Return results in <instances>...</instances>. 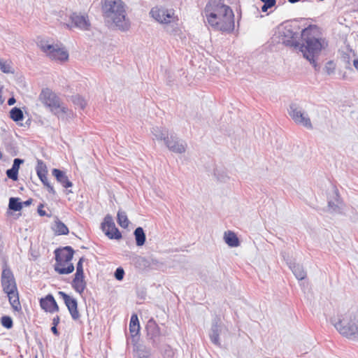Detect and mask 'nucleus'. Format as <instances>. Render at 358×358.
Here are the masks:
<instances>
[{
  "instance_id": "1",
  "label": "nucleus",
  "mask_w": 358,
  "mask_h": 358,
  "mask_svg": "<svg viewBox=\"0 0 358 358\" xmlns=\"http://www.w3.org/2000/svg\"><path fill=\"white\" fill-rule=\"evenodd\" d=\"M203 14L207 23L213 29L227 33L234 31V12L222 0H210L204 8Z\"/></svg>"
},
{
  "instance_id": "2",
  "label": "nucleus",
  "mask_w": 358,
  "mask_h": 358,
  "mask_svg": "<svg viewBox=\"0 0 358 358\" xmlns=\"http://www.w3.org/2000/svg\"><path fill=\"white\" fill-rule=\"evenodd\" d=\"M301 36L304 43L302 45L299 44L300 51L303 53V57L313 65L315 69L317 70L315 57L327 45V43L325 39L318 36L317 28L311 26L303 29Z\"/></svg>"
},
{
  "instance_id": "3",
  "label": "nucleus",
  "mask_w": 358,
  "mask_h": 358,
  "mask_svg": "<svg viewBox=\"0 0 358 358\" xmlns=\"http://www.w3.org/2000/svg\"><path fill=\"white\" fill-rule=\"evenodd\" d=\"M103 17L107 23L114 24L121 31H127L130 22L127 17L126 5L122 0H103Z\"/></svg>"
},
{
  "instance_id": "4",
  "label": "nucleus",
  "mask_w": 358,
  "mask_h": 358,
  "mask_svg": "<svg viewBox=\"0 0 358 358\" xmlns=\"http://www.w3.org/2000/svg\"><path fill=\"white\" fill-rule=\"evenodd\" d=\"M39 98L41 102L48 108L54 115H57L59 119L68 120L73 117V112L61 103L59 98L50 90H43Z\"/></svg>"
},
{
  "instance_id": "5",
  "label": "nucleus",
  "mask_w": 358,
  "mask_h": 358,
  "mask_svg": "<svg viewBox=\"0 0 358 358\" xmlns=\"http://www.w3.org/2000/svg\"><path fill=\"white\" fill-rule=\"evenodd\" d=\"M300 27L296 22H286L278 28L275 38L286 46L299 47Z\"/></svg>"
},
{
  "instance_id": "6",
  "label": "nucleus",
  "mask_w": 358,
  "mask_h": 358,
  "mask_svg": "<svg viewBox=\"0 0 358 358\" xmlns=\"http://www.w3.org/2000/svg\"><path fill=\"white\" fill-rule=\"evenodd\" d=\"M333 324L344 336L351 339H358V311L345 314Z\"/></svg>"
},
{
  "instance_id": "7",
  "label": "nucleus",
  "mask_w": 358,
  "mask_h": 358,
  "mask_svg": "<svg viewBox=\"0 0 358 358\" xmlns=\"http://www.w3.org/2000/svg\"><path fill=\"white\" fill-rule=\"evenodd\" d=\"M150 14L152 18L161 24H177L178 18L175 15L173 9H168L162 6L153 7Z\"/></svg>"
},
{
  "instance_id": "8",
  "label": "nucleus",
  "mask_w": 358,
  "mask_h": 358,
  "mask_svg": "<svg viewBox=\"0 0 358 358\" xmlns=\"http://www.w3.org/2000/svg\"><path fill=\"white\" fill-rule=\"evenodd\" d=\"M38 45L52 59L59 61L68 59L69 54L67 51L60 48L57 45L50 44L45 40H41L38 42Z\"/></svg>"
},
{
  "instance_id": "9",
  "label": "nucleus",
  "mask_w": 358,
  "mask_h": 358,
  "mask_svg": "<svg viewBox=\"0 0 358 358\" xmlns=\"http://www.w3.org/2000/svg\"><path fill=\"white\" fill-rule=\"evenodd\" d=\"M288 112L296 124L302 125L308 129H313V125L308 114L304 113L297 103H291Z\"/></svg>"
},
{
  "instance_id": "10",
  "label": "nucleus",
  "mask_w": 358,
  "mask_h": 358,
  "mask_svg": "<svg viewBox=\"0 0 358 358\" xmlns=\"http://www.w3.org/2000/svg\"><path fill=\"white\" fill-rule=\"evenodd\" d=\"M69 19L71 24H65L66 27L70 29L76 27L83 31L90 29L91 24L87 15L73 13L69 16Z\"/></svg>"
},
{
  "instance_id": "11",
  "label": "nucleus",
  "mask_w": 358,
  "mask_h": 358,
  "mask_svg": "<svg viewBox=\"0 0 358 358\" xmlns=\"http://www.w3.org/2000/svg\"><path fill=\"white\" fill-rule=\"evenodd\" d=\"M101 229L105 234L110 239H120L122 235L117 228L115 227L113 217L107 215L101 223Z\"/></svg>"
},
{
  "instance_id": "12",
  "label": "nucleus",
  "mask_w": 358,
  "mask_h": 358,
  "mask_svg": "<svg viewBox=\"0 0 358 358\" xmlns=\"http://www.w3.org/2000/svg\"><path fill=\"white\" fill-rule=\"evenodd\" d=\"M165 145L171 152L182 154L185 152L187 144V143L178 138L174 134H171L168 139H166Z\"/></svg>"
},
{
  "instance_id": "13",
  "label": "nucleus",
  "mask_w": 358,
  "mask_h": 358,
  "mask_svg": "<svg viewBox=\"0 0 358 358\" xmlns=\"http://www.w3.org/2000/svg\"><path fill=\"white\" fill-rule=\"evenodd\" d=\"M1 285L3 292L15 290L17 289L15 280L11 270L8 267H4L1 274Z\"/></svg>"
},
{
  "instance_id": "14",
  "label": "nucleus",
  "mask_w": 358,
  "mask_h": 358,
  "mask_svg": "<svg viewBox=\"0 0 358 358\" xmlns=\"http://www.w3.org/2000/svg\"><path fill=\"white\" fill-rule=\"evenodd\" d=\"M58 294L62 298L65 305L68 308V310L74 320H78L80 317V314L78 310V303L76 299L71 297L64 292H59Z\"/></svg>"
},
{
  "instance_id": "15",
  "label": "nucleus",
  "mask_w": 358,
  "mask_h": 358,
  "mask_svg": "<svg viewBox=\"0 0 358 358\" xmlns=\"http://www.w3.org/2000/svg\"><path fill=\"white\" fill-rule=\"evenodd\" d=\"M74 254V250L71 246H66L62 249H57L55 251V261L59 262V265L62 262L71 263Z\"/></svg>"
},
{
  "instance_id": "16",
  "label": "nucleus",
  "mask_w": 358,
  "mask_h": 358,
  "mask_svg": "<svg viewBox=\"0 0 358 358\" xmlns=\"http://www.w3.org/2000/svg\"><path fill=\"white\" fill-rule=\"evenodd\" d=\"M147 336L153 343H157L160 336V329L153 319L148 321L146 324Z\"/></svg>"
},
{
  "instance_id": "17",
  "label": "nucleus",
  "mask_w": 358,
  "mask_h": 358,
  "mask_svg": "<svg viewBox=\"0 0 358 358\" xmlns=\"http://www.w3.org/2000/svg\"><path fill=\"white\" fill-rule=\"evenodd\" d=\"M40 306L46 312L55 313L59 310V307L52 294H48L40 300Z\"/></svg>"
},
{
  "instance_id": "18",
  "label": "nucleus",
  "mask_w": 358,
  "mask_h": 358,
  "mask_svg": "<svg viewBox=\"0 0 358 358\" xmlns=\"http://www.w3.org/2000/svg\"><path fill=\"white\" fill-rule=\"evenodd\" d=\"M52 175L56 178L57 180L64 187H70L73 185L72 182L69 180L65 172L54 169L52 171Z\"/></svg>"
},
{
  "instance_id": "19",
  "label": "nucleus",
  "mask_w": 358,
  "mask_h": 358,
  "mask_svg": "<svg viewBox=\"0 0 358 358\" xmlns=\"http://www.w3.org/2000/svg\"><path fill=\"white\" fill-rule=\"evenodd\" d=\"M287 264L298 280H301L306 277V272L304 271L302 266L296 264L294 262H292V261H287Z\"/></svg>"
},
{
  "instance_id": "20",
  "label": "nucleus",
  "mask_w": 358,
  "mask_h": 358,
  "mask_svg": "<svg viewBox=\"0 0 358 358\" xmlns=\"http://www.w3.org/2000/svg\"><path fill=\"white\" fill-rule=\"evenodd\" d=\"M59 262L55 261L54 265L55 271L59 274H69L74 271V266L72 263L62 262L61 265H59Z\"/></svg>"
},
{
  "instance_id": "21",
  "label": "nucleus",
  "mask_w": 358,
  "mask_h": 358,
  "mask_svg": "<svg viewBox=\"0 0 358 358\" xmlns=\"http://www.w3.org/2000/svg\"><path fill=\"white\" fill-rule=\"evenodd\" d=\"M7 294L9 302L13 307V308L15 310H19L21 309L20 303L19 301L18 292L17 289L15 290H9L7 292H4Z\"/></svg>"
},
{
  "instance_id": "22",
  "label": "nucleus",
  "mask_w": 358,
  "mask_h": 358,
  "mask_svg": "<svg viewBox=\"0 0 358 358\" xmlns=\"http://www.w3.org/2000/svg\"><path fill=\"white\" fill-rule=\"evenodd\" d=\"M151 132L157 141H164V143L166 142V139H168L169 137L168 130L164 127H154Z\"/></svg>"
},
{
  "instance_id": "23",
  "label": "nucleus",
  "mask_w": 358,
  "mask_h": 358,
  "mask_svg": "<svg viewBox=\"0 0 358 358\" xmlns=\"http://www.w3.org/2000/svg\"><path fill=\"white\" fill-rule=\"evenodd\" d=\"M71 285L76 292L82 294L86 288L87 283L85 277L74 276Z\"/></svg>"
},
{
  "instance_id": "24",
  "label": "nucleus",
  "mask_w": 358,
  "mask_h": 358,
  "mask_svg": "<svg viewBox=\"0 0 358 358\" xmlns=\"http://www.w3.org/2000/svg\"><path fill=\"white\" fill-rule=\"evenodd\" d=\"M220 327L217 322H213L210 332V338L213 343L216 345H220Z\"/></svg>"
},
{
  "instance_id": "25",
  "label": "nucleus",
  "mask_w": 358,
  "mask_h": 358,
  "mask_svg": "<svg viewBox=\"0 0 358 358\" xmlns=\"http://www.w3.org/2000/svg\"><path fill=\"white\" fill-rule=\"evenodd\" d=\"M224 239L225 243L230 247L234 248L239 245L238 238L233 231H226L224 235Z\"/></svg>"
},
{
  "instance_id": "26",
  "label": "nucleus",
  "mask_w": 358,
  "mask_h": 358,
  "mask_svg": "<svg viewBox=\"0 0 358 358\" xmlns=\"http://www.w3.org/2000/svg\"><path fill=\"white\" fill-rule=\"evenodd\" d=\"M129 331L132 337L137 336L140 331V324L138 316L136 314L131 315L129 323Z\"/></svg>"
},
{
  "instance_id": "27",
  "label": "nucleus",
  "mask_w": 358,
  "mask_h": 358,
  "mask_svg": "<svg viewBox=\"0 0 358 358\" xmlns=\"http://www.w3.org/2000/svg\"><path fill=\"white\" fill-rule=\"evenodd\" d=\"M136 243L138 246H142L145 242V234L142 227H137L134 232Z\"/></svg>"
},
{
  "instance_id": "28",
  "label": "nucleus",
  "mask_w": 358,
  "mask_h": 358,
  "mask_svg": "<svg viewBox=\"0 0 358 358\" xmlns=\"http://www.w3.org/2000/svg\"><path fill=\"white\" fill-rule=\"evenodd\" d=\"M54 229L55 233L58 235H66L69 232V229L66 224L59 220L55 221Z\"/></svg>"
},
{
  "instance_id": "29",
  "label": "nucleus",
  "mask_w": 358,
  "mask_h": 358,
  "mask_svg": "<svg viewBox=\"0 0 358 358\" xmlns=\"http://www.w3.org/2000/svg\"><path fill=\"white\" fill-rule=\"evenodd\" d=\"M36 171L38 178H45V176H47V166L42 160L38 159Z\"/></svg>"
},
{
  "instance_id": "30",
  "label": "nucleus",
  "mask_w": 358,
  "mask_h": 358,
  "mask_svg": "<svg viewBox=\"0 0 358 358\" xmlns=\"http://www.w3.org/2000/svg\"><path fill=\"white\" fill-rule=\"evenodd\" d=\"M117 223L122 228H127L129 226V221L125 212L122 210L118 211Z\"/></svg>"
},
{
  "instance_id": "31",
  "label": "nucleus",
  "mask_w": 358,
  "mask_h": 358,
  "mask_svg": "<svg viewBox=\"0 0 358 358\" xmlns=\"http://www.w3.org/2000/svg\"><path fill=\"white\" fill-rule=\"evenodd\" d=\"M10 117L15 122H19L23 120L24 115L22 110L15 107L10 111Z\"/></svg>"
},
{
  "instance_id": "32",
  "label": "nucleus",
  "mask_w": 358,
  "mask_h": 358,
  "mask_svg": "<svg viewBox=\"0 0 358 358\" xmlns=\"http://www.w3.org/2000/svg\"><path fill=\"white\" fill-rule=\"evenodd\" d=\"M8 207L14 211H19L22 208V203L20 201V199L11 197L9 199Z\"/></svg>"
},
{
  "instance_id": "33",
  "label": "nucleus",
  "mask_w": 358,
  "mask_h": 358,
  "mask_svg": "<svg viewBox=\"0 0 358 358\" xmlns=\"http://www.w3.org/2000/svg\"><path fill=\"white\" fill-rule=\"evenodd\" d=\"M73 103L81 109H84L87 105L86 101L80 95H75L72 96Z\"/></svg>"
},
{
  "instance_id": "34",
  "label": "nucleus",
  "mask_w": 358,
  "mask_h": 358,
  "mask_svg": "<svg viewBox=\"0 0 358 358\" xmlns=\"http://www.w3.org/2000/svg\"><path fill=\"white\" fill-rule=\"evenodd\" d=\"M137 355L138 358H149L151 355V352L149 348L141 346L137 349Z\"/></svg>"
},
{
  "instance_id": "35",
  "label": "nucleus",
  "mask_w": 358,
  "mask_h": 358,
  "mask_svg": "<svg viewBox=\"0 0 358 358\" xmlns=\"http://www.w3.org/2000/svg\"><path fill=\"white\" fill-rule=\"evenodd\" d=\"M1 324L6 329H10L13 325V320L10 316H3L1 318Z\"/></svg>"
},
{
  "instance_id": "36",
  "label": "nucleus",
  "mask_w": 358,
  "mask_h": 358,
  "mask_svg": "<svg viewBox=\"0 0 358 358\" xmlns=\"http://www.w3.org/2000/svg\"><path fill=\"white\" fill-rule=\"evenodd\" d=\"M264 3L261 8L262 12H266L268 8L273 7L275 5V0H260Z\"/></svg>"
},
{
  "instance_id": "37",
  "label": "nucleus",
  "mask_w": 358,
  "mask_h": 358,
  "mask_svg": "<svg viewBox=\"0 0 358 358\" xmlns=\"http://www.w3.org/2000/svg\"><path fill=\"white\" fill-rule=\"evenodd\" d=\"M84 260L83 257H81L76 265V272L75 273V276H80V277H85L84 276V271H83V262Z\"/></svg>"
},
{
  "instance_id": "38",
  "label": "nucleus",
  "mask_w": 358,
  "mask_h": 358,
  "mask_svg": "<svg viewBox=\"0 0 358 358\" xmlns=\"http://www.w3.org/2000/svg\"><path fill=\"white\" fill-rule=\"evenodd\" d=\"M39 179L43 182V185L47 187V189L50 193H51L52 194H55L56 192H55L53 186H52L50 185V183L48 182L47 176H45V178H39Z\"/></svg>"
},
{
  "instance_id": "39",
  "label": "nucleus",
  "mask_w": 358,
  "mask_h": 358,
  "mask_svg": "<svg viewBox=\"0 0 358 358\" xmlns=\"http://www.w3.org/2000/svg\"><path fill=\"white\" fill-rule=\"evenodd\" d=\"M0 69L5 73H13L12 67L10 64L7 62H3L0 60Z\"/></svg>"
},
{
  "instance_id": "40",
  "label": "nucleus",
  "mask_w": 358,
  "mask_h": 358,
  "mask_svg": "<svg viewBox=\"0 0 358 358\" xmlns=\"http://www.w3.org/2000/svg\"><path fill=\"white\" fill-rule=\"evenodd\" d=\"M336 66L334 63L331 61L328 62L324 67V71L327 72L328 75H330L334 72Z\"/></svg>"
},
{
  "instance_id": "41",
  "label": "nucleus",
  "mask_w": 358,
  "mask_h": 358,
  "mask_svg": "<svg viewBox=\"0 0 358 358\" xmlns=\"http://www.w3.org/2000/svg\"><path fill=\"white\" fill-rule=\"evenodd\" d=\"M17 174L18 171L12 168L6 171L8 178L13 180H16L17 179Z\"/></svg>"
},
{
  "instance_id": "42",
  "label": "nucleus",
  "mask_w": 358,
  "mask_h": 358,
  "mask_svg": "<svg viewBox=\"0 0 358 358\" xmlns=\"http://www.w3.org/2000/svg\"><path fill=\"white\" fill-rule=\"evenodd\" d=\"M124 269L122 267H118L115 271V273H114L115 278L117 280H122L124 278Z\"/></svg>"
},
{
  "instance_id": "43",
  "label": "nucleus",
  "mask_w": 358,
  "mask_h": 358,
  "mask_svg": "<svg viewBox=\"0 0 358 358\" xmlns=\"http://www.w3.org/2000/svg\"><path fill=\"white\" fill-rule=\"evenodd\" d=\"M23 163V160L20 159L19 158H16L13 161V164L12 166V169H14L15 170H17L18 171L20 165Z\"/></svg>"
},
{
  "instance_id": "44",
  "label": "nucleus",
  "mask_w": 358,
  "mask_h": 358,
  "mask_svg": "<svg viewBox=\"0 0 358 358\" xmlns=\"http://www.w3.org/2000/svg\"><path fill=\"white\" fill-rule=\"evenodd\" d=\"M328 206L329 207L333 210V211H337L340 209L339 206H338V203H335L334 202H332V201H329L328 202Z\"/></svg>"
},
{
  "instance_id": "45",
  "label": "nucleus",
  "mask_w": 358,
  "mask_h": 358,
  "mask_svg": "<svg viewBox=\"0 0 358 358\" xmlns=\"http://www.w3.org/2000/svg\"><path fill=\"white\" fill-rule=\"evenodd\" d=\"M43 204H40L38 207V213L41 215V216H45L46 215V213L45 210H43Z\"/></svg>"
},
{
  "instance_id": "46",
  "label": "nucleus",
  "mask_w": 358,
  "mask_h": 358,
  "mask_svg": "<svg viewBox=\"0 0 358 358\" xmlns=\"http://www.w3.org/2000/svg\"><path fill=\"white\" fill-rule=\"evenodd\" d=\"M59 317L58 315L55 316L52 320V325L57 326V324L59 323Z\"/></svg>"
},
{
  "instance_id": "47",
  "label": "nucleus",
  "mask_w": 358,
  "mask_h": 358,
  "mask_svg": "<svg viewBox=\"0 0 358 358\" xmlns=\"http://www.w3.org/2000/svg\"><path fill=\"white\" fill-rule=\"evenodd\" d=\"M22 207L23 206H29L31 203H32V199H29L24 202H22Z\"/></svg>"
},
{
  "instance_id": "48",
  "label": "nucleus",
  "mask_w": 358,
  "mask_h": 358,
  "mask_svg": "<svg viewBox=\"0 0 358 358\" xmlns=\"http://www.w3.org/2000/svg\"><path fill=\"white\" fill-rule=\"evenodd\" d=\"M51 331L55 335H56V336L59 335V332L57 329V326H52L51 328Z\"/></svg>"
},
{
  "instance_id": "49",
  "label": "nucleus",
  "mask_w": 358,
  "mask_h": 358,
  "mask_svg": "<svg viewBox=\"0 0 358 358\" xmlns=\"http://www.w3.org/2000/svg\"><path fill=\"white\" fill-rule=\"evenodd\" d=\"M15 103V99L13 97H11L8 100V104L9 106L13 105Z\"/></svg>"
},
{
  "instance_id": "50",
  "label": "nucleus",
  "mask_w": 358,
  "mask_h": 358,
  "mask_svg": "<svg viewBox=\"0 0 358 358\" xmlns=\"http://www.w3.org/2000/svg\"><path fill=\"white\" fill-rule=\"evenodd\" d=\"M353 65L355 68L358 71V59L354 60Z\"/></svg>"
},
{
  "instance_id": "51",
  "label": "nucleus",
  "mask_w": 358,
  "mask_h": 358,
  "mask_svg": "<svg viewBox=\"0 0 358 358\" xmlns=\"http://www.w3.org/2000/svg\"><path fill=\"white\" fill-rule=\"evenodd\" d=\"M166 353H169V355H173V352L171 349L169 350H166Z\"/></svg>"
},
{
  "instance_id": "52",
  "label": "nucleus",
  "mask_w": 358,
  "mask_h": 358,
  "mask_svg": "<svg viewBox=\"0 0 358 358\" xmlns=\"http://www.w3.org/2000/svg\"><path fill=\"white\" fill-rule=\"evenodd\" d=\"M36 358H37V357H36Z\"/></svg>"
}]
</instances>
